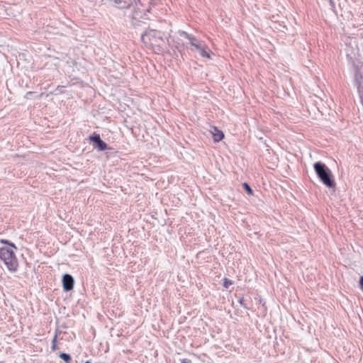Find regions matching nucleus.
Segmentation results:
<instances>
[{"mask_svg":"<svg viewBox=\"0 0 363 363\" xmlns=\"http://www.w3.org/2000/svg\"><path fill=\"white\" fill-rule=\"evenodd\" d=\"M141 40L146 45L153 48H157L158 50L164 43L162 33L157 30H146L141 35Z\"/></svg>","mask_w":363,"mask_h":363,"instance_id":"7ed1b4c3","label":"nucleus"},{"mask_svg":"<svg viewBox=\"0 0 363 363\" xmlns=\"http://www.w3.org/2000/svg\"><path fill=\"white\" fill-rule=\"evenodd\" d=\"M60 357L64 360L66 363H69L71 361V357L69 354L62 352L60 354Z\"/></svg>","mask_w":363,"mask_h":363,"instance_id":"9d476101","label":"nucleus"},{"mask_svg":"<svg viewBox=\"0 0 363 363\" xmlns=\"http://www.w3.org/2000/svg\"><path fill=\"white\" fill-rule=\"evenodd\" d=\"M354 80L356 85L357 86L360 101L362 105L363 106V76L360 73L359 70L357 69H356L355 72Z\"/></svg>","mask_w":363,"mask_h":363,"instance_id":"20e7f679","label":"nucleus"},{"mask_svg":"<svg viewBox=\"0 0 363 363\" xmlns=\"http://www.w3.org/2000/svg\"><path fill=\"white\" fill-rule=\"evenodd\" d=\"M231 284H232V281H231L230 280H229V279H224L223 286H224L225 288H228V286H229L230 285H231Z\"/></svg>","mask_w":363,"mask_h":363,"instance_id":"ddd939ff","label":"nucleus"},{"mask_svg":"<svg viewBox=\"0 0 363 363\" xmlns=\"http://www.w3.org/2000/svg\"><path fill=\"white\" fill-rule=\"evenodd\" d=\"M243 187H244L245 190L247 192L248 194H250V195L252 194V189H251L250 186L247 183L245 182L243 184Z\"/></svg>","mask_w":363,"mask_h":363,"instance_id":"9b49d317","label":"nucleus"},{"mask_svg":"<svg viewBox=\"0 0 363 363\" xmlns=\"http://www.w3.org/2000/svg\"><path fill=\"white\" fill-rule=\"evenodd\" d=\"M203 46V45H202L201 43H199V44H196L194 46V48L199 52L202 48Z\"/></svg>","mask_w":363,"mask_h":363,"instance_id":"4468645a","label":"nucleus"},{"mask_svg":"<svg viewBox=\"0 0 363 363\" xmlns=\"http://www.w3.org/2000/svg\"><path fill=\"white\" fill-rule=\"evenodd\" d=\"M85 363H91V362H89V361H86Z\"/></svg>","mask_w":363,"mask_h":363,"instance_id":"a211bd4d","label":"nucleus"},{"mask_svg":"<svg viewBox=\"0 0 363 363\" xmlns=\"http://www.w3.org/2000/svg\"><path fill=\"white\" fill-rule=\"evenodd\" d=\"M314 170L321 182L328 188L335 186L333 174L330 169L321 162H317L313 164Z\"/></svg>","mask_w":363,"mask_h":363,"instance_id":"f03ea898","label":"nucleus"},{"mask_svg":"<svg viewBox=\"0 0 363 363\" xmlns=\"http://www.w3.org/2000/svg\"><path fill=\"white\" fill-rule=\"evenodd\" d=\"M16 247L14 244H9V246L0 248V262H3L9 271L16 272L18 267L15 250Z\"/></svg>","mask_w":363,"mask_h":363,"instance_id":"f257e3e1","label":"nucleus"},{"mask_svg":"<svg viewBox=\"0 0 363 363\" xmlns=\"http://www.w3.org/2000/svg\"><path fill=\"white\" fill-rule=\"evenodd\" d=\"M74 278L72 275L65 274L62 277V285L63 289L65 291H69L73 289L74 286Z\"/></svg>","mask_w":363,"mask_h":363,"instance_id":"423d86ee","label":"nucleus"},{"mask_svg":"<svg viewBox=\"0 0 363 363\" xmlns=\"http://www.w3.org/2000/svg\"><path fill=\"white\" fill-rule=\"evenodd\" d=\"M33 94V93L32 91H28L26 94L25 95V98L26 99H30V96Z\"/></svg>","mask_w":363,"mask_h":363,"instance_id":"2eb2a0df","label":"nucleus"},{"mask_svg":"<svg viewBox=\"0 0 363 363\" xmlns=\"http://www.w3.org/2000/svg\"><path fill=\"white\" fill-rule=\"evenodd\" d=\"M1 242L4 244H7L8 246H9V244H11L8 240H1Z\"/></svg>","mask_w":363,"mask_h":363,"instance_id":"f3484780","label":"nucleus"},{"mask_svg":"<svg viewBox=\"0 0 363 363\" xmlns=\"http://www.w3.org/2000/svg\"><path fill=\"white\" fill-rule=\"evenodd\" d=\"M359 285H360V288L362 289V290L363 291V276H362L360 277V279H359Z\"/></svg>","mask_w":363,"mask_h":363,"instance_id":"dca6fc26","label":"nucleus"},{"mask_svg":"<svg viewBox=\"0 0 363 363\" xmlns=\"http://www.w3.org/2000/svg\"><path fill=\"white\" fill-rule=\"evenodd\" d=\"M180 35H181V36H183L185 38L188 39L189 40L190 44L193 47H194L196 44H199L200 43L195 37L187 33L185 31H182Z\"/></svg>","mask_w":363,"mask_h":363,"instance_id":"0eeeda50","label":"nucleus"},{"mask_svg":"<svg viewBox=\"0 0 363 363\" xmlns=\"http://www.w3.org/2000/svg\"><path fill=\"white\" fill-rule=\"evenodd\" d=\"M57 338V334L56 333L52 340V350L55 351L57 348L56 340Z\"/></svg>","mask_w":363,"mask_h":363,"instance_id":"f8f14e48","label":"nucleus"},{"mask_svg":"<svg viewBox=\"0 0 363 363\" xmlns=\"http://www.w3.org/2000/svg\"><path fill=\"white\" fill-rule=\"evenodd\" d=\"M200 55L203 58H211V50L206 45H203L202 48L199 51Z\"/></svg>","mask_w":363,"mask_h":363,"instance_id":"6e6552de","label":"nucleus"},{"mask_svg":"<svg viewBox=\"0 0 363 363\" xmlns=\"http://www.w3.org/2000/svg\"><path fill=\"white\" fill-rule=\"evenodd\" d=\"M89 140L94 143L99 150L104 151L107 149V144L101 139L99 134L94 133L89 137Z\"/></svg>","mask_w":363,"mask_h":363,"instance_id":"39448f33","label":"nucleus"},{"mask_svg":"<svg viewBox=\"0 0 363 363\" xmlns=\"http://www.w3.org/2000/svg\"><path fill=\"white\" fill-rule=\"evenodd\" d=\"M213 139L216 142L220 141L224 138V134L222 131L219 130L217 128L214 127L212 131Z\"/></svg>","mask_w":363,"mask_h":363,"instance_id":"1a4fd4ad","label":"nucleus"}]
</instances>
